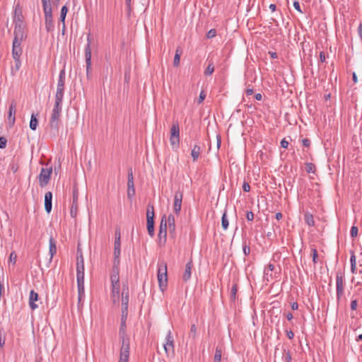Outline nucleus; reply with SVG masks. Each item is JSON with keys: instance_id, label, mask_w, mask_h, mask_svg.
Returning <instances> with one entry per match:
<instances>
[{"instance_id": "nucleus-35", "label": "nucleus", "mask_w": 362, "mask_h": 362, "mask_svg": "<svg viewBox=\"0 0 362 362\" xmlns=\"http://www.w3.org/2000/svg\"><path fill=\"white\" fill-rule=\"evenodd\" d=\"M305 221L306 223L310 226H313L315 225L314 218L310 214H305Z\"/></svg>"}, {"instance_id": "nucleus-24", "label": "nucleus", "mask_w": 362, "mask_h": 362, "mask_svg": "<svg viewBox=\"0 0 362 362\" xmlns=\"http://www.w3.org/2000/svg\"><path fill=\"white\" fill-rule=\"evenodd\" d=\"M120 286H112L111 299L114 304L119 302Z\"/></svg>"}, {"instance_id": "nucleus-11", "label": "nucleus", "mask_w": 362, "mask_h": 362, "mask_svg": "<svg viewBox=\"0 0 362 362\" xmlns=\"http://www.w3.org/2000/svg\"><path fill=\"white\" fill-rule=\"evenodd\" d=\"M128 313L122 312L121 315V324L119 328V336L122 339V344L123 343L124 339H127L128 342H129V338L126 334V321L127 319Z\"/></svg>"}, {"instance_id": "nucleus-31", "label": "nucleus", "mask_w": 362, "mask_h": 362, "mask_svg": "<svg viewBox=\"0 0 362 362\" xmlns=\"http://www.w3.org/2000/svg\"><path fill=\"white\" fill-rule=\"evenodd\" d=\"M281 358L284 362H291V358H292L291 354L288 349H286L285 348L283 349Z\"/></svg>"}, {"instance_id": "nucleus-22", "label": "nucleus", "mask_w": 362, "mask_h": 362, "mask_svg": "<svg viewBox=\"0 0 362 362\" xmlns=\"http://www.w3.org/2000/svg\"><path fill=\"white\" fill-rule=\"evenodd\" d=\"M52 193L51 192H47L45 195V209L47 213L49 214L52 211Z\"/></svg>"}, {"instance_id": "nucleus-2", "label": "nucleus", "mask_w": 362, "mask_h": 362, "mask_svg": "<svg viewBox=\"0 0 362 362\" xmlns=\"http://www.w3.org/2000/svg\"><path fill=\"white\" fill-rule=\"evenodd\" d=\"M62 101L55 100L49 119V126L51 129L54 130H57L59 127V122L60 121V115L62 112Z\"/></svg>"}, {"instance_id": "nucleus-39", "label": "nucleus", "mask_w": 362, "mask_h": 362, "mask_svg": "<svg viewBox=\"0 0 362 362\" xmlns=\"http://www.w3.org/2000/svg\"><path fill=\"white\" fill-rule=\"evenodd\" d=\"M221 350L219 348L216 349V352L214 358V362H221Z\"/></svg>"}, {"instance_id": "nucleus-3", "label": "nucleus", "mask_w": 362, "mask_h": 362, "mask_svg": "<svg viewBox=\"0 0 362 362\" xmlns=\"http://www.w3.org/2000/svg\"><path fill=\"white\" fill-rule=\"evenodd\" d=\"M157 277L159 287L163 291L168 283L167 264L165 262H161L158 264Z\"/></svg>"}, {"instance_id": "nucleus-33", "label": "nucleus", "mask_w": 362, "mask_h": 362, "mask_svg": "<svg viewBox=\"0 0 362 362\" xmlns=\"http://www.w3.org/2000/svg\"><path fill=\"white\" fill-rule=\"evenodd\" d=\"M351 262V271L353 274L357 273V268H356V256L354 252H352V255L350 258Z\"/></svg>"}, {"instance_id": "nucleus-29", "label": "nucleus", "mask_w": 362, "mask_h": 362, "mask_svg": "<svg viewBox=\"0 0 362 362\" xmlns=\"http://www.w3.org/2000/svg\"><path fill=\"white\" fill-rule=\"evenodd\" d=\"M201 152V147L199 145H194L192 152L191 156L193 158V160L195 161L198 159Z\"/></svg>"}, {"instance_id": "nucleus-17", "label": "nucleus", "mask_w": 362, "mask_h": 362, "mask_svg": "<svg viewBox=\"0 0 362 362\" xmlns=\"http://www.w3.org/2000/svg\"><path fill=\"white\" fill-rule=\"evenodd\" d=\"M129 288H123L122 293V312L128 313Z\"/></svg>"}, {"instance_id": "nucleus-26", "label": "nucleus", "mask_w": 362, "mask_h": 362, "mask_svg": "<svg viewBox=\"0 0 362 362\" xmlns=\"http://www.w3.org/2000/svg\"><path fill=\"white\" fill-rule=\"evenodd\" d=\"M16 103L13 101L10 105L9 111H8V120H9L10 123H11V125H13L15 122L14 115L16 114Z\"/></svg>"}, {"instance_id": "nucleus-20", "label": "nucleus", "mask_w": 362, "mask_h": 362, "mask_svg": "<svg viewBox=\"0 0 362 362\" xmlns=\"http://www.w3.org/2000/svg\"><path fill=\"white\" fill-rule=\"evenodd\" d=\"M38 300V294L34 290H31L29 296V306L31 310H34L38 308V305L35 303V301Z\"/></svg>"}, {"instance_id": "nucleus-43", "label": "nucleus", "mask_w": 362, "mask_h": 362, "mask_svg": "<svg viewBox=\"0 0 362 362\" xmlns=\"http://www.w3.org/2000/svg\"><path fill=\"white\" fill-rule=\"evenodd\" d=\"M16 259H17V255L16 254V252H11L10 256H9V260H8L9 262L14 264L16 262Z\"/></svg>"}, {"instance_id": "nucleus-45", "label": "nucleus", "mask_w": 362, "mask_h": 362, "mask_svg": "<svg viewBox=\"0 0 362 362\" xmlns=\"http://www.w3.org/2000/svg\"><path fill=\"white\" fill-rule=\"evenodd\" d=\"M168 226H173L175 225V217L173 214H170L168 216V219L166 220Z\"/></svg>"}, {"instance_id": "nucleus-50", "label": "nucleus", "mask_w": 362, "mask_h": 362, "mask_svg": "<svg viewBox=\"0 0 362 362\" xmlns=\"http://www.w3.org/2000/svg\"><path fill=\"white\" fill-rule=\"evenodd\" d=\"M357 305H358L357 300L356 299L352 300L351 302V305H350L351 310H353V311L356 310L357 308Z\"/></svg>"}, {"instance_id": "nucleus-58", "label": "nucleus", "mask_w": 362, "mask_h": 362, "mask_svg": "<svg viewBox=\"0 0 362 362\" xmlns=\"http://www.w3.org/2000/svg\"><path fill=\"white\" fill-rule=\"evenodd\" d=\"M281 146L284 148H287L288 146V141H287L285 139H282L281 141Z\"/></svg>"}, {"instance_id": "nucleus-32", "label": "nucleus", "mask_w": 362, "mask_h": 362, "mask_svg": "<svg viewBox=\"0 0 362 362\" xmlns=\"http://www.w3.org/2000/svg\"><path fill=\"white\" fill-rule=\"evenodd\" d=\"M38 124V120L37 119V115L32 114L30 121V128L32 130H35Z\"/></svg>"}, {"instance_id": "nucleus-27", "label": "nucleus", "mask_w": 362, "mask_h": 362, "mask_svg": "<svg viewBox=\"0 0 362 362\" xmlns=\"http://www.w3.org/2000/svg\"><path fill=\"white\" fill-rule=\"evenodd\" d=\"M49 255H50V259H52L53 256L57 253V245H56V241L52 237H50L49 240Z\"/></svg>"}, {"instance_id": "nucleus-8", "label": "nucleus", "mask_w": 362, "mask_h": 362, "mask_svg": "<svg viewBox=\"0 0 362 362\" xmlns=\"http://www.w3.org/2000/svg\"><path fill=\"white\" fill-rule=\"evenodd\" d=\"M119 262L117 260L113 262L110 281L112 286H119Z\"/></svg>"}, {"instance_id": "nucleus-12", "label": "nucleus", "mask_w": 362, "mask_h": 362, "mask_svg": "<svg viewBox=\"0 0 362 362\" xmlns=\"http://www.w3.org/2000/svg\"><path fill=\"white\" fill-rule=\"evenodd\" d=\"M87 45L85 47V58H86V72L88 76L89 71L91 67V49H90V35H88Z\"/></svg>"}, {"instance_id": "nucleus-1", "label": "nucleus", "mask_w": 362, "mask_h": 362, "mask_svg": "<svg viewBox=\"0 0 362 362\" xmlns=\"http://www.w3.org/2000/svg\"><path fill=\"white\" fill-rule=\"evenodd\" d=\"M45 13V24L47 32L49 33L54 28L52 10L49 0H41Z\"/></svg>"}, {"instance_id": "nucleus-59", "label": "nucleus", "mask_w": 362, "mask_h": 362, "mask_svg": "<svg viewBox=\"0 0 362 362\" xmlns=\"http://www.w3.org/2000/svg\"><path fill=\"white\" fill-rule=\"evenodd\" d=\"M190 333L193 335V337H195L197 334V327L194 325L191 326Z\"/></svg>"}, {"instance_id": "nucleus-30", "label": "nucleus", "mask_w": 362, "mask_h": 362, "mask_svg": "<svg viewBox=\"0 0 362 362\" xmlns=\"http://www.w3.org/2000/svg\"><path fill=\"white\" fill-rule=\"evenodd\" d=\"M154 221V207L153 205L148 204L146 210V219L147 221L150 220Z\"/></svg>"}, {"instance_id": "nucleus-47", "label": "nucleus", "mask_w": 362, "mask_h": 362, "mask_svg": "<svg viewBox=\"0 0 362 362\" xmlns=\"http://www.w3.org/2000/svg\"><path fill=\"white\" fill-rule=\"evenodd\" d=\"M7 140L5 137H0V148H4L6 146Z\"/></svg>"}, {"instance_id": "nucleus-60", "label": "nucleus", "mask_w": 362, "mask_h": 362, "mask_svg": "<svg viewBox=\"0 0 362 362\" xmlns=\"http://www.w3.org/2000/svg\"><path fill=\"white\" fill-rule=\"evenodd\" d=\"M303 145L305 147H309L310 145V141L308 139H303L302 140Z\"/></svg>"}, {"instance_id": "nucleus-23", "label": "nucleus", "mask_w": 362, "mask_h": 362, "mask_svg": "<svg viewBox=\"0 0 362 362\" xmlns=\"http://www.w3.org/2000/svg\"><path fill=\"white\" fill-rule=\"evenodd\" d=\"M192 267L193 263L192 261L190 260L185 265V269L182 275V279L184 281H187L191 278Z\"/></svg>"}, {"instance_id": "nucleus-46", "label": "nucleus", "mask_w": 362, "mask_h": 362, "mask_svg": "<svg viewBox=\"0 0 362 362\" xmlns=\"http://www.w3.org/2000/svg\"><path fill=\"white\" fill-rule=\"evenodd\" d=\"M127 188L130 190H132V194H135L134 180H127Z\"/></svg>"}, {"instance_id": "nucleus-4", "label": "nucleus", "mask_w": 362, "mask_h": 362, "mask_svg": "<svg viewBox=\"0 0 362 362\" xmlns=\"http://www.w3.org/2000/svg\"><path fill=\"white\" fill-rule=\"evenodd\" d=\"M65 77H66L65 71H64V69H62L60 71L59 75L57 92L55 94V100L62 101V102L63 100L64 84H65Z\"/></svg>"}, {"instance_id": "nucleus-53", "label": "nucleus", "mask_w": 362, "mask_h": 362, "mask_svg": "<svg viewBox=\"0 0 362 362\" xmlns=\"http://www.w3.org/2000/svg\"><path fill=\"white\" fill-rule=\"evenodd\" d=\"M243 250L245 255H248L250 252V248L247 245H244L243 247Z\"/></svg>"}, {"instance_id": "nucleus-41", "label": "nucleus", "mask_w": 362, "mask_h": 362, "mask_svg": "<svg viewBox=\"0 0 362 362\" xmlns=\"http://www.w3.org/2000/svg\"><path fill=\"white\" fill-rule=\"evenodd\" d=\"M237 291H238V287H237V285L235 284L232 286L231 290H230V298L232 300H235Z\"/></svg>"}, {"instance_id": "nucleus-62", "label": "nucleus", "mask_w": 362, "mask_h": 362, "mask_svg": "<svg viewBox=\"0 0 362 362\" xmlns=\"http://www.w3.org/2000/svg\"><path fill=\"white\" fill-rule=\"evenodd\" d=\"M128 180H134L133 173L132 169H129L128 171Z\"/></svg>"}, {"instance_id": "nucleus-51", "label": "nucleus", "mask_w": 362, "mask_h": 362, "mask_svg": "<svg viewBox=\"0 0 362 362\" xmlns=\"http://www.w3.org/2000/svg\"><path fill=\"white\" fill-rule=\"evenodd\" d=\"M13 59L15 61V69L17 71L19 70V69L21 66V62L20 58Z\"/></svg>"}, {"instance_id": "nucleus-28", "label": "nucleus", "mask_w": 362, "mask_h": 362, "mask_svg": "<svg viewBox=\"0 0 362 362\" xmlns=\"http://www.w3.org/2000/svg\"><path fill=\"white\" fill-rule=\"evenodd\" d=\"M67 12H68L67 6H62V8H61V12H60V21L62 22V23H63V28H62L63 34L65 30V18H66Z\"/></svg>"}, {"instance_id": "nucleus-42", "label": "nucleus", "mask_w": 362, "mask_h": 362, "mask_svg": "<svg viewBox=\"0 0 362 362\" xmlns=\"http://www.w3.org/2000/svg\"><path fill=\"white\" fill-rule=\"evenodd\" d=\"M9 170L13 173H16L18 170V165L15 162H11L9 165Z\"/></svg>"}, {"instance_id": "nucleus-15", "label": "nucleus", "mask_w": 362, "mask_h": 362, "mask_svg": "<svg viewBox=\"0 0 362 362\" xmlns=\"http://www.w3.org/2000/svg\"><path fill=\"white\" fill-rule=\"evenodd\" d=\"M182 193L177 191L174 196L173 210L176 214H179L182 207Z\"/></svg>"}, {"instance_id": "nucleus-56", "label": "nucleus", "mask_w": 362, "mask_h": 362, "mask_svg": "<svg viewBox=\"0 0 362 362\" xmlns=\"http://www.w3.org/2000/svg\"><path fill=\"white\" fill-rule=\"evenodd\" d=\"M314 165L312 163H307L306 164V171L308 173L313 172Z\"/></svg>"}, {"instance_id": "nucleus-34", "label": "nucleus", "mask_w": 362, "mask_h": 362, "mask_svg": "<svg viewBox=\"0 0 362 362\" xmlns=\"http://www.w3.org/2000/svg\"><path fill=\"white\" fill-rule=\"evenodd\" d=\"M221 226L224 230H226L229 226V221L226 216V211H225L221 218Z\"/></svg>"}, {"instance_id": "nucleus-44", "label": "nucleus", "mask_w": 362, "mask_h": 362, "mask_svg": "<svg viewBox=\"0 0 362 362\" xmlns=\"http://www.w3.org/2000/svg\"><path fill=\"white\" fill-rule=\"evenodd\" d=\"M358 228L355 226H353L351 228V230H350V235L352 238H355L358 235Z\"/></svg>"}, {"instance_id": "nucleus-49", "label": "nucleus", "mask_w": 362, "mask_h": 362, "mask_svg": "<svg viewBox=\"0 0 362 362\" xmlns=\"http://www.w3.org/2000/svg\"><path fill=\"white\" fill-rule=\"evenodd\" d=\"M205 98H206V94H205L204 91V90L201 91L199 98L197 100V103L199 104L202 103L204 101V100L205 99Z\"/></svg>"}, {"instance_id": "nucleus-52", "label": "nucleus", "mask_w": 362, "mask_h": 362, "mask_svg": "<svg viewBox=\"0 0 362 362\" xmlns=\"http://www.w3.org/2000/svg\"><path fill=\"white\" fill-rule=\"evenodd\" d=\"M313 252V261L314 263L317 262V251L315 248L312 249Z\"/></svg>"}, {"instance_id": "nucleus-57", "label": "nucleus", "mask_w": 362, "mask_h": 362, "mask_svg": "<svg viewBox=\"0 0 362 362\" xmlns=\"http://www.w3.org/2000/svg\"><path fill=\"white\" fill-rule=\"evenodd\" d=\"M293 6L298 12L303 13V11L300 9V4L298 1H295L293 2Z\"/></svg>"}, {"instance_id": "nucleus-19", "label": "nucleus", "mask_w": 362, "mask_h": 362, "mask_svg": "<svg viewBox=\"0 0 362 362\" xmlns=\"http://www.w3.org/2000/svg\"><path fill=\"white\" fill-rule=\"evenodd\" d=\"M21 42L13 41L12 56L13 59L20 58L22 54Z\"/></svg>"}, {"instance_id": "nucleus-55", "label": "nucleus", "mask_w": 362, "mask_h": 362, "mask_svg": "<svg viewBox=\"0 0 362 362\" xmlns=\"http://www.w3.org/2000/svg\"><path fill=\"white\" fill-rule=\"evenodd\" d=\"M246 218L247 221H252L254 219V214L252 211H247L246 214Z\"/></svg>"}, {"instance_id": "nucleus-38", "label": "nucleus", "mask_w": 362, "mask_h": 362, "mask_svg": "<svg viewBox=\"0 0 362 362\" xmlns=\"http://www.w3.org/2000/svg\"><path fill=\"white\" fill-rule=\"evenodd\" d=\"M180 54H181V52H179L178 49H177V50L175 52V57H174V60H173V65H174V66H179L180 60Z\"/></svg>"}, {"instance_id": "nucleus-18", "label": "nucleus", "mask_w": 362, "mask_h": 362, "mask_svg": "<svg viewBox=\"0 0 362 362\" xmlns=\"http://www.w3.org/2000/svg\"><path fill=\"white\" fill-rule=\"evenodd\" d=\"M77 280V287H78V303H80L85 297V290H84V279H76Z\"/></svg>"}, {"instance_id": "nucleus-54", "label": "nucleus", "mask_w": 362, "mask_h": 362, "mask_svg": "<svg viewBox=\"0 0 362 362\" xmlns=\"http://www.w3.org/2000/svg\"><path fill=\"white\" fill-rule=\"evenodd\" d=\"M243 191L247 192H250V186L249 183L244 182L243 185Z\"/></svg>"}, {"instance_id": "nucleus-61", "label": "nucleus", "mask_w": 362, "mask_h": 362, "mask_svg": "<svg viewBox=\"0 0 362 362\" xmlns=\"http://www.w3.org/2000/svg\"><path fill=\"white\" fill-rule=\"evenodd\" d=\"M286 336L288 339H292L294 337V334L291 330H286Z\"/></svg>"}, {"instance_id": "nucleus-25", "label": "nucleus", "mask_w": 362, "mask_h": 362, "mask_svg": "<svg viewBox=\"0 0 362 362\" xmlns=\"http://www.w3.org/2000/svg\"><path fill=\"white\" fill-rule=\"evenodd\" d=\"M120 250H121V240H119L118 238L115 239L114 243V261L117 260L119 262V255H120Z\"/></svg>"}, {"instance_id": "nucleus-14", "label": "nucleus", "mask_w": 362, "mask_h": 362, "mask_svg": "<svg viewBox=\"0 0 362 362\" xmlns=\"http://www.w3.org/2000/svg\"><path fill=\"white\" fill-rule=\"evenodd\" d=\"M165 343L163 344V347L166 354L168 356L174 353V341L171 332L169 331L165 337Z\"/></svg>"}, {"instance_id": "nucleus-9", "label": "nucleus", "mask_w": 362, "mask_h": 362, "mask_svg": "<svg viewBox=\"0 0 362 362\" xmlns=\"http://www.w3.org/2000/svg\"><path fill=\"white\" fill-rule=\"evenodd\" d=\"M337 298L340 300L344 293V275L341 272H337L336 275Z\"/></svg>"}, {"instance_id": "nucleus-21", "label": "nucleus", "mask_w": 362, "mask_h": 362, "mask_svg": "<svg viewBox=\"0 0 362 362\" xmlns=\"http://www.w3.org/2000/svg\"><path fill=\"white\" fill-rule=\"evenodd\" d=\"M166 236H167V221L165 218V216H164L162 218L161 221H160L158 237L160 238V239L163 238L165 240Z\"/></svg>"}, {"instance_id": "nucleus-37", "label": "nucleus", "mask_w": 362, "mask_h": 362, "mask_svg": "<svg viewBox=\"0 0 362 362\" xmlns=\"http://www.w3.org/2000/svg\"><path fill=\"white\" fill-rule=\"evenodd\" d=\"M214 71V63L212 62H209L207 67L206 68V69L204 71V74L206 76H210L213 74Z\"/></svg>"}, {"instance_id": "nucleus-36", "label": "nucleus", "mask_w": 362, "mask_h": 362, "mask_svg": "<svg viewBox=\"0 0 362 362\" xmlns=\"http://www.w3.org/2000/svg\"><path fill=\"white\" fill-rule=\"evenodd\" d=\"M147 230L150 236L152 237L154 235V221L151 219L147 221Z\"/></svg>"}, {"instance_id": "nucleus-7", "label": "nucleus", "mask_w": 362, "mask_h": 362, "mask_svg": "<svg viewBox=\"0 0 362 362\" xmlns=\"http://www.w3.org/2000/svg\"><path fill=\"white\" fill-rule=\"evenodd\" d=\"M13 35L14 38L13 41L22 42L27 37L25 25H22L21 23L15 25Z\"/></svg>"}, {"instance_id": "nucleus-6", "label": "nucleus", "mask_w": 362, "mask_h": 362, "mask_svg": "<svg viewBox=\"0 0 362 362\" xmlns=\"http://www.w3.org/2000/svg\"><path fill=\"white\" fill-rule=\"evenodd\" d=\"M52 172V168H42L41 169L40 173L39 175V182L40 187H44L48 184L50 180Z\"/></svg>"}, {"instance_id": "nucleus-48", "label": "nucleus", "mask_w": 362, "mask_h": 362, "mask_svg": "<svg viewBox=\"0 0 362 362\" xmlns=\"http://www.w3.org/2000/svg\"><path fill=\"white\" fill-rule=\"evenodd\" d=\"M216 35V30L215 29H211L206 34L208 38H213Z\"/></svg>"}, {"instance_id": "nucleus-16", "label": "nucleus", "mask_w": 362, "mask_h": 362, "mask_svg": "<svg viewBox=\"0 0 362 362\" xmlns=\"http://www.w3.org/2000/svg\"><path fill=\"white\" fill-rule=\"evenodd\" d=\"M78 192L76 187H74L73 189V202L71 207L70 214L71 217L75 218L77 215L78 210Z\"/></svg>"}, {"instance_id": "nucleus-63", "label": "nucleus", "mask_w": 362, "mask_h": 362, "mask_svg": "<svg viewBox=\"0 0 362 362\" xmlns=\"http://www.w3.org/2000/svg\"><path fill=\"white\" fill-rule=\"evenodd\" d=\"M320 59L321 62H324L326 59L325 54L323 52H321L320 53Z\"/></svg>"}, {"instance_id": "nucleus-40", "label": "nucleus", "mask_w": 362, "mask_h": 362, "mask_svg": "<svg viewBox=\"0 0 362 362\" xmlns=\"http://www.w3.org/2000/svg\"><path fill=\"white\" fill-rule=\"evenodd\" d=\"M14 23H15V25H17L18 24H21L22 25H25L23 21V17L21 14L19 15H16L15 18H14Z\"/></svg>"}, {"instance_id": "nucleus-5", "label": "nucleus", "mask_w": 362, "mask_h": 362, "mask_svg": "<svg viewBox=\"0 0 362 362\" xmlns=\"http://www.w3.org/2000/svg\"><path fill=\"white\" fill-rule=\"evenodd\" d=\"M170 142L173 146H177L180 142V128L177 122H174L170 129Z\"/></svg>"}, {"instance_id": "nucleus-10", "label": "nucleus", "mask_w": 362, "mask_h": 362, "mask_svg": "<svg viewBox=\"0 0 362 362\" xmlns=\"http://www.w3.org/2000/svg\"><path fill=\"white\" fill-rule=\"evenodd\" d=\"M129 357V342L127 339L123 340L120 349L119 362H128Z\"/></svg>"}, {"instance_id": "nucleus-13", "label": "nucleus", "mask_w": 362, "mask_h": 362, "mask_svg": "<svg viewBox=\"0 0 362 362\" xmlns=\"http://www.w3.org/2000/svg\"><path fill=\"white\" fill-rule=\"evenodd\" d=\"M84 279V259L82 253L77 255L76 279Z\"/></svg>"}, {"instance_id": "nucleus-64", "label": "nucleus", "mask_w": 362, "mask_h": 362, "mask_svg": "<svg viewBox=\"0 0 362 362\" xmlns=\"http://www.w3.org/2000/svg\"><path fill=\"white\" fill-rule=\"evenodd\" d=\"M168 228H169L170 233L173 234L175 231V225L168 226Z\"/></svg>"}]
</instances>
